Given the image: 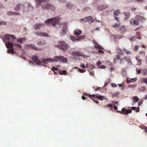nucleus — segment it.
I'll return each instance as SVG.
<instances>
[{
  "label": "nucleus",
  "mask_w": 147,
  "mask_h": 147,
  "mask_svg": "<svg viewBox=\"0 0 147 147\" xmlns=\"http://www.w3.org/2000/svg\"><path fill=\"white\" fill-rule=\"evenodd\" d=\"M54 59L51 58H47V59L44 58L42 61V62L38 59L37 57V65H42L43 66L46 67V65L47 64V61L53 62L54 61L57 62L59 61L60 63H65L67 61V58L63 56L59 55L58 56H55Z\"/></svg>",
  "instance_id": "f257e3e1"
},
{
  "label": "nucleus",
  "mask_w": 147,
  "mask_h": 147,
  "mask_svg": "<svg viewBox=\"0 0 147 147\" xmlns=\"http://www.w3.org/2000/svg\"><path fill=\"white\" fill-rule=\"evenodd\" d=\"M58 48L63 51L67 50L69 47L65 42L63 41H60L58 42Z\"/></svg>",
  "instance_id": "f03ea898"
},
{
  "label": "nucleus",
  "mask_w": 147,
  "mask_h": 147,
  "mask_svg": "<svg viewBox=\"0 0 147 147\" xmlns=\"http://www.w3.org/2000/svg\"><path fill=\"white\" fill-rule=\"evenodd\" d=\"M42 8L43 10H48L54 11L55 9V6L51 4H47L46 5H42Z\"/></svg>",
  "instance_id": "7ed1b4c3"
},
{
  "label": "nucleus",
  "mask_w": 147,
  "mask_h": 147,
  "mask_svg": "<svg viewBox=\"0 0 147 147\" xmlns=\"http://www.w3.org/2000/svg\"><path fill=\"white\" fill-rule=\"evenodd\" d=\"M5 37L8 41H14L16 38V37L14 36L9 34L5 35Z\"/></svg>",
  "instance_id": "20e7f679"
},
{
  "label": "nucleus",
  "mask_w": 147,
  "mask_h": 147,
  "mask_svg": "<svg viewBox=\"0 0 147 147\" xmlns=\"http://www.w3.org/2000/svg\"><path fill=\"white\" fill-rule=\"evenodd\" d=\"M20 9H22L23 11H25L24 4H18L17 5L16 7L14 8L15 10L16 11H19Z\"/></svg>",
  "instance_id": "39448f33"
},
{
  "label": "nucleus",
  "mask_w": 147,
  "mask_h": 147,
  "mask_svg": "<svg viewBox=\"0 0 147 147\" xmlns=\"http://www.w3.org/2000/svg\"><path fill=\"white\" fill-rule=\"evenodd\" d=\"M53 18L52 19L51 21L52 25L53 26L55 27V26L59 24V21L57 19L56 17L52 18Z\"/></svg>",
  "instance_id": "423d86ee"
},
{
  "label": "nucleus",
  "mask_w": 147,
  "mask_h": 147,
  "mask_svg": "<svg viewBox=\"0 0 147 147\" xmlns=\"http://www.w3.org/2000/svg\"><path fill=\"white\" fill-rule=\"evenodd\" d=\"M122 111H123V114L125 115H127L128 113H131L132 112L131 109H129L127 110L124 108H123L122 109Z\"/></svg>",
  "instance_id": "0eeeda50"
},
{
  "label": "nucleus",
  "mask_w": 147,
  "mask_h": 147,
  "mask_svg": "<svg viewBox=\"0 0 147 147\" xmlns=\"http://www.w3.org/2000/svg\"><path fill=\"white\" fill-rule=\"evenodd\" d=\"M130 22L131 25H138L139 24V22L138 20L134 19H131Z\"/></svg>",
  "instance_id": "6e6552de"
},
{
  "label": "nucleus",
  "mask_w": 147,
  "mask_h": 147,
  "mask_svg": "<svg viewBox=\"0 0 147 147\" xmlns=\"http://www.w3.org/2000/svg\"><path fill=\"white\" fill-rule=\"evenodd\" d=\"M123 13L125 16L124 18L125 20H127L129 18L130 15V13L129 12L125 11L123 12Z\"/></svg>",
  "instance_id": "1a4fd4ad"
},
{
  "label": "nucleus",
  "mask_w": 147,
  "mask_h": 147,
  "mask_svg": "<svg viewBox=\"0 0 147 147\" xmlns=\"http://www.w3.org/2000/svg\"><path fill=\"white\" fill-rule=\"evenodd\" d=\"M67 32L66 27L64 26L62 29V31L60 33V35L63 36L65 35Z\"/></svg>",
  "instance_id": "9d476101"
},
{
  "label": "nucleus",
  "mask_w": 147,
  "mask_h": 147,
  "mask_svg": "<svg viewBox=\"0 0 147 147\" xmlns=\"http://www.w3.org/2000/svg\"><path fill=\"white\" fill-rule=\"evenodd\" d=\"M37 35L45 37H49V34L46 32H40L39 33H37Z\"/></svg>",
  "instance_id": "9b49d317"
},
{
  "label": "nucleus",
  "mask_w": 147,
  "mask_h": 147,
  "mask_svg": "<svg viewBox=\"0 0 147 147\" xmlns=\"http://www.w3.org/2000/svg\"><path fill=\"white\" fill-rule=\"evenodd\" d=\"M74 34L77 36L80 35L82 33V31L80 30H77L76 31H74Z\"/></svg>",
  "instance_id": "f8f14e48"
},
{
  "label": "nucleus",
  "mask_w": 147,
  "mask_h": 147,
  "mask_svg": "<svg viewBox=\"0 0 147 147\" xmlns=\"http://www.w3.org/2000/svg\"><path fill=\"white\" fill-rule=\"evenodd\" d=\"M5 46L7 48H12L13 47V45L12 42H8L6 44H5Z\"/></svg>",
  "instance_id": "ddd939ff"
},
{
  "label": "nucleus",
  "mask_w": 147,
  "mask_h": 147,
  "mask_svg": "<svg viewBox=\"0 0 147 147\" xmlns=\"http://www.w3.org/2000/svg\"><path fill=\"white\" fill-rule=\"evenodd\" d=\"M53 19V18H51L47 19V20L45 21L44 23L47 25H49L50 26L51 23V22L52 19Z\"/></svg>",
  "instance_id": "4468645a"
},
{
  "label": "nucleus",
  "mask_w": 147,
  "mask_h": 147,
  "mask_svg": "<svg viewBox=\"0 0 147 147\" xmlns=\"http://www.w3.org/2000/svg\"><path fill=\"white\" fill-rule=\"evenodd\" d=\"M84 21L85 22H87L88 21H91L93 20L92 17L91 16L86 17L84 18Z\"/></svg>",
  "instance_id": "2eb2a0df"
},
{
  "label": "nucleus",
  "mask_w": 147,
  "mask_h": 147,
  "mask_svg": "<svg viewBox=\"0 0 147 147\" xmlns=\"http://www.w3.org/2000/svg\"><path fill=\"white\" fill-rule=\"evenodd\" d=\"M125 26H122L119 28V32L120 33H122L125 32Z\"/></svg>",
  "instance_id": "dca6fc26"
},
{
  "label": "nucleus",
  "mask_w": 147,
  "mask_h": 147,
  "mask_svg": "<svg viewBox=\"0 0 147 147\" xmlns=\"http://www.w3.org/2000/svg\"><path fill=\"white\" fill-rule=\"evenodd\" d=\"M105 8L104 7V5H99L97 7V9L98 10H102Z\"/></svg>",
  "instance_id": "f3484780"
},
{
  "label": "nucleus",
  "mask_w": 147,
  "mask_h": 147,
  "mask_svg": "<svg viewBox=\"0 0 147 147\" xmlns=\"http://www.w3.org/2000/svg\"><path fill=\"white\" fill-rule=\"evenodd\" d=\"M45 43V41H44L42 39L39 40L38 42H37V44L38 45H42Z\"/></svg>",
  "instance_id": "a211bd4d"
},
{
  "label": "nucleus",
  "mask_w": 147,
  "mask_h": 147,
  "mask_svg": "<svg viewBox=\"0 0 147 147\" xmlns=\"http://www.w3.org/2000/svg\"><path fill=\"white\" fill-rule=\"evenodd\" d=\"M24 4V5H25V9H26V7L28 6V8L31 7V9H33V7L31 5L30 3H25Z\"/></svg>",
  "instance_id": "6ab92c4d"
},
{
  "label": "nucleus",
  "mask_w": 147,
  "mask_h": 147,
  "mask_svg": "<svg viewBox=\"0 0 147 147\" xmlns=\"http://www.w3.org/2000/svg\"><path fill=\"white\" fill-rule=\"evenodd\" d=\"M26 39V38H22L20 39H18L17 40V42L20 43V44H22L23 41L25 40Z\"/></svg>",
  "instance_id": "aec40b11"
},
{
  "label": "nucleus",
  "mask_w": 147,
  "mask_h": 147,
  "mask_svg": "<svg viewBox=\"0 0 147 147\" xmlns=\"http://www.w3.org/2000/svg\"><path fill=\"white\" fill-rule=\"evenodd\" d=\"M59 74L61 75H65L67 72L65 70H59Z\"/></svg>",
  "instance_id": "412c9836"
},
{
  "label": "nucleus",
  "mask_w": 147,
  "mask_h": 147,
  "mask_svg": "<svg viewBox=\"0 0 147 147\" xmlns=\"http://www.w3.org/2000/svg\"><path fill=\"white\" fill-rule=\"evenodd\" d=\"M96 98L99 100H103L104 96L102 95H99L98 94L96 95Z\"/></svg>",
  "instance_id": "4be33fe9"
},
{
  "label": "nucleus",
  "mask_w": 147,
  "mask_h": 147,
  "mask_svg": "<svg viewBox=\"0 0 147 147\" xmlns=\"http://www.w3.org/2000/svg\"><path fill=\"white\" fill-rule=\"evenodd\" d=\"M73 55L75 56H82V55L78 52H72Z\"/></svg>",
  "instance_id": "5701e85b"
},
{
  "label": "nucleus",
  "mask_w": 147,
  "mask_h": 147,
  "mask_svg": "<svg viewBox=\"0 0 147 147\" xmlns=\"http://www.w3.org/2000/svg\"><path fill=\"white\" fill-rule=\"evenodd\" d=\"M49 1V0H37V4H41L42 3L48 2Z\"/></svg>",
  "instance_id": "b1692460"
},
{
  "label": "nucleus",
  "mask_w": 147,
  "mask_h": 147,
  "mask_svg": "<svg viewBox=\"0 0 147 147\" xmlns=\"http://www.w3.org/2000/svg\"><path fill=\"white\" fill-rule=\"evenodd\" d=\"M133 100L134 103H135L138 101L139 98L137 96H134L133 97Z\"/></svg>",
  "instance_id": "393cba45"
},
{
  "label": "nucleus",
  "mask_w": 147,
  "mask_h": 147,
  "mask_svg": "<svg viewBox=\"0 0 147 147\" xmlns=\"http://www.w3.org/2000/svg\"><path fill=\"white\" fill-rule=\"evenodd\" d=\"M66 6L68 9H71L73 7V5L71 4L68 3L66 4Z\"/></svg>",
  "instance_id": "a878e982"
},
{
  "label": "nucleus",
  "mask_w": 147,
  "mask_h": 147,
  "mask_svg": "<svg viewBox=\"0 0 147 147\" xmlns=\"http://www.w3.org/2000/svg\"><path fill=\"white\" fill-rule=\"evenodd\" d=\"M69 38L72 41L78 40L77 37H76L72 35H71Z\"/></svg>",
  "instance_id": "bb28decb"
},
{
  "label": "nucleus",
  "mask_w": 147,
  "mask_h": 147,
  "mask_svg": "<svg viewBox=\"0 0 147 147\" xmlns=\"http://www.w3.org/2000/svg\"><path fill=\"white\" fill-rule=\"evenodd\" d=\"M32 58L34 61V62L36 64H37V56L36 55L33 56L32 57Z\"/></svg>",
  "instance_id": "cd10ccee"
},
{
  "label": "nucleus",
  "mask_w": 147,
  "mask_h": 147,
  "mask_svg": "<svg viewBox=\"0 0 147 147\" xmlns=\"http://www.w3.org/2000/svg\"><path fill=\"white\" fill-rule=\"evenodd\" d=\"M120 13V11L119 9L115 10L114 12V14L115 16H118Z\"/></svg>",
  "instance_id": "c85d7f7f"
},
{
  "label": "nucleus",
  "mask_w": 147,
  "mask_h": 147,
  "mask_svg": "<svg viewBox=\"0 0 147 147\" xmlns=\"http://www.w3.org/2000/svg\"><path fill=\"white\" fill-rule=\"evenodd\" d=\"M136 18L137 19H138V20H143L144 19V18L142 16H140L139 15H137L136 16Z\"/></svg>",
  "instance_id": "c756f323"
},
{
  "label": "nucleus",
  "mask_w": 147,
  "mask_h": 147,
  "mask_svg": "<svg viewBox=\"0 0 147 147\" xmlns=\"http://www.w3.org/2000/svg\"><path fill=\"white\" fill-rule=\"evenodd\" d=\"M85 36H86L83 35L77 37L78 40H79L84 39V38L85 37Z\"/></svg>",
  "instance_id": "7c9ffc66"
},
{
  "label": "nucleus",
  "mask_w": 147,
  "mask_h": 147,
  "mask_svg": "<svg viewBox=\"0 0 147 147\" xmlns=\"http://www.w3.org/2000/svg\"><path fill=\"white\" fill-rule=\"evenodd\" d=\"M126 61L128 63V64L129 65H133V63L131 61V59L129 58H128L127 59Z\"/></svg>",
  "instance_id": "2f4dec72"
},
{
  "label": "nucleus",
  "mask_w": 147,
  "mask_h": 147,
  "mask_svg": "<svg viewBox=\"0 0 147 147\" xmlns=\"http://www.w3.org/2000/svg\"><path fill=\"white\" fill-rule=\"evenodd\" d=\"M126 70L125 69H122L121 74L123 76H126Z\"/></svg>",
  "instance_id": "473e14b6"
},
{
  "label": "nucleus",
  "mask_w": 147,
  "mask_h": 147,
  "mask_svg": "<svg viewBox=\"0 0 147 147\" xmlns=\"http://www.w3.org/2000/svg\"><path fill=\"white\" fill-rule=\"evenodd\" d=\"M78 71L80 72L84 73L86 71V70H84L83 69L81 68H78Z\"/></svg>",
  "instance_id": "72a5a7b5"
},
{
  "label": "nucleus",
  "mask_w": 147,
  "mask_h": 147,
  "mask_svg": "<svg viewBox=\"0 0 147 147\" xmlns=\"http://www.w3.org/2000/svg\"><path fill=\"white\" fill-rule=\"evenodd\" d=\"M7 53H14V50L12 49H9L7 50Z\"/></svg>",
  "instance_id": "f704fd0d"
},
{
  "label": "nucleus",
  "mask_w": 147,
  "mask_h": 147,
  "mask_svg": "<svg viewBox=\"0 0 147 147\" xmlns=\"http://www.w3.org/2000/svg\"><path fill=\"white\" fill-rule=\"evenodd\" d=\"M136 38V36H133L132 38H129V40L131 42H132L133 41L135 40V39Z\"/></svg>",
  "instance_id": "c9c22d12"
},
{
  "label": "nucleus",
  "mask_w": 147,
  "mask_h": 147,
  "mask_svg": "<svg viewBox=\"0 0 147 147\" xmlns=\"http://www.w3.org/2000/svg\"><path fill=\"white\" fill-rule=\"evenodd\" d=\"M147 74V70L144 69L142 71V74L144 75H146Z\"/></svg>",
  "instance_id": "e433bc0d"
},
{
  "label": "nucleus",
  "mask_w": 147,
  "mask_h": 147,
  "mask_svg": "<svg viewBox=\"0 0 147 147\" xmlns=\"http://www.w3.org/2000/svg\"><path fill=\"white\" fill-rule=\"evenodd\" d=\"M99 28H95L92 31H91V32L92 33H93V34H94V32L96 31H98L99 30Z\"/></svg>",
  "instance_id": "4c0bfd02"
},
{
  "label": "nucleus",
  "mask_w": 147,
  "mask_h": 147,
  "mask_svg": "<svg viewBox=\"0 0 147 147\" xmlns=\"http://www.w3.org/2000/svg\"><path fill=\"white\" fill-rule=\"evenodd\" d=\"M44 24L42 23L37 24V29H39V28L41 27Z\"/></svg>",
  "instance_id": "58836bf2"
},
{
  "label": "nucleus",
  "mask_w": 147,
  "mask_h": 147,
  "mask_svg": "<svg viewBox=\"0 0 147 147\" xmlns=\"http://www.w3.org/2000/svg\"><path fill=\"white\" fill-rule=\"evenodd\" d=\"M14 46H16L18 48H19L20 50H21V49L22 48L21 46L15 43L14 44Z\"/></svg>",
  "instance_id": "ea45409f"
},
{
  "label": "nucleus",
  "mask_w": 147,
  "mask_h": 147,
  "mask_svg": "<svg viewBox=\"0 0 147 147\" xmlns=\"http://www.w3.org/2000/svg\"><path fill=\"white\" fill-rule=\"evenodd\" d=\"M137 78H132L131 80V81L132 82H134L136 81L137 80Z\"/></svg>",
  "instance_id": "a19ab883"
},
{
  "label": "nucleus",
  "mask_w": 147,
  "mask_h": 147,
  "mask_svg": "<svg viewBox=\"0 0 147 147\" xmlns=\"http://www.w3.org/2000/svg\"><path fill=\"white\" fill-rule=\"evenodd\" d=\"M95 47L96 48H100V46L96 42V44H95Z\"/></svg>",
  "instance_id": "79ce46f5"
},
{
  "label": "nucleus",
  "mask_w": 147,
  "mask_h": 147,
  "mask_svg": "<svg viewBox=\"0 0 147 147\" xmlns=\"http://www.w3.org/2000/svg\"><path fill=\"white\" fill-rule=\"evenodd\" d=\"M13 12H12L11 11H9L7 12V14L9 15H13Z\"/></svg>",
  "instance_id": "37998d69"
},
{
  "label": "nucleus",
  "mask_w": 147,
  "mask_h": 147,
  "mask_svg": "<svg viewBox=\"0 0 147 147\" xmlns=\"http://www.w3.org/2000/svg\"><path fill=\"white\" fill-rule=\"evenodd\" d=\"M51 70L53 71H57L58 70V67H53L52 69H51Z\"/></svg>",
  "instance_id": "c03bdc74"
},
{
  "label": "nucleus",
  "mask_w": 147,
  "mask_h": 147,
  "mask_svg": "<svg viewBox=\"0 0 147 147\" xmlns=\"http://www.w3.org/2000/svg\"><path fill=\"white\" fill-rule=\"evenodd\" d=\"M137 71V73L138 74H140L141 73V69H139L138 70L137 69H136Z\"/></svg>",
  "instance_id": "a18cd8bd"
},
{
  "label": "nucleus",
  "mask_w": 147,
  "mask_h": 147,
  "mask_svg": "<svg viewBox=\"0 0 147 147\" xmlns=\"http://www.w3.org/2000/svg\"><path fill=\"white\" fill-rule=\"evenodd\" d=\"M138 46L136 45L134 46V49L137 51L138 50Z\"/></svg>",
  "instance_id": "49530a36"
},
{
  "label": "nucleus",
  "mask_w": 147,
  "mask_h": 147,
  "mask_svg": "<svg viewBox=\"0 0 147 147\" xmlns=\"http://www.w3.org/2000/svg\"><path fill=\"white\" fill-rule=\"evenodd\" d=\"M117 53L119 54L120 55H123V53L122 51L120 50V52H118L117 49Z\"/></svg>",
  "instance_id": "de8ad7c7"
},
{
  "label": "nucleus",
  "mask_w": 147,
  "mask_h": 147,
  "mask_svg": "<svg viewBox=\"0 0 147 147\" xmlns=\"http://www.w3.org/2000/svg\"><path fill=\"white\" fill-rule=\"evenodd\" d=\"M119 25L118 24L115 23V24L113 26V27L115 28H116L119 27Z\"/></svg>",
  "instance_id": "09e8293b"
},
{
  "label": "nucleus",
  "mask_w": 147,
  "mask_h": 147,
  "mask_svg": "<svg viewBox=\"0 0 147 147\" xmlns=\"http://www.w3.org/2000/svg\"><path fill=\"white\" fill-rule=\"evenodd\" d=\"M111 85L112 86L114 87H117V86L116 84L113 83H111Z\"/></svg>",
  "instance_id": "8fccbe9b"
},
{
  "label": "nucleus",
  "mask_w": 147,
  "mask_h": 147,
  "mask_svg": "<svg viewBox=\"0 0 147 147\" xmlns=\"http://www.w3.org/2000/svg\"><path fill=\"white\" fill-rule=\"evenodd\" d=\"M96 96V95L95 94H93L92 95L89 94L88 95V96L89 97H95V96Z\"/></svg>",
  "instance_id": "3c124183"
},
{
  "label": "nucleus",
  "mask_w": 147,
  "mask_h": 147,
  "mask_svg": "<svg viewBox=\"0 0 147 147\" xmlns=\"http://www.w3.org/2000/svg\"><path fill=\"white\" fill-rule=\"evenodd\" d=\"M113 105H112L111 104H108L107 105V106L109 107H111V108H113Z\"/></svg>",
  "instance_id": "603ef678"
},
{
  "label": "nucleus",
  "mask_w": 147,
  "mask_h": 147,
  "mask_svg": "<svg viewBox=\"0 0 147 147\" xmlns=\"http://www.w3.org/2000/svg\"><path fill=\"white\" fill-rule=\"evenodd\" d=\"M13 15H20V13L18 12H13Z\"/></svg>",
  "instance_id": "864d4df0"
},
{
  "label": "nucleus",
  "mask_w": 147,
  "mask_h": 147,
  "mask_svg": "<svg viewBox=\"0 0 147 147\" xmlns=\"http://www.w3.org/2000/svg\"><path fill=\"white\" fill-rule=\"evenodd\" d=\"M143 100H140L139 102H138V106L140 105L143 102Z\"/></svg>",
  "instance_id": "5fc2aeb1"
},
{
  "label": "nucleus",
  "mask_w": 147,
  "mask_h": 147,
  "mask_svg": "<svg viewBox=\"0 0 147 147\" xmlns=\"http://www.w3.org/2000/svg\"><path fill=\"white\" fill-rule=\"evenodd\" d=\"M99 67L101 69H104L105 68V66L103 65H100L99 66Z\"/></svg>",
  "instance_id": "6e6d98bb"
},
{
  "label": "nucleus",
  "mask_w": 147,
  "mask_h": 147,
  "mask_svg": "<svg viewBox=\"0 0 147 147\" xmlns=\"http://www.w3.org/2000/svg\"><path fill=\"white\" fill-rule=\"evenodd\" d=\"M90 67L91 69H92L94 68L95 67V66L91 64L90 65Z\"/></svg>",
  "instance_id": "4d7b16f0"
},
{
  "label": "nucleus",
  "mask_w": 147,
  "mask_h": 147,
  "mask_svg": "<svg viewBox=\"0 0 147 147\" xmlns=\"http://www.w3.org/2000/svg\"><path fill=\"white\" fill-rule=\"evenodd\" d=\"M80 67H81L82 68H86L85 66L83 64H81Z\"/></svg>",
  "instance_id": "13d9d810"
},
{
  "label": "nucleus",
  "mask_w": 147,
  "mask_h": 147,
  "mask_svg": "<svg viewBox=\"0 0 147 147\" xmlns=\"http://www.w3.org/2000/svg\"><path fill=\"white\" fill-rule=\"evenodd\" d=\"M94 21L95 22H101V21L100 20H98L97 19H96V18H94Z\"/></svg>",
  "instance_id": "bf43d9fd"
},
{
  "label": "nucleus",
  "mask_w": 147,
  "mask_h": 147,
  "mask_svg": "<svg viewBox=\"0 0 147 147\" xmlns=\"http://www.w3.org/2000/svg\"><path fill=\"white\" fill-rule=\"evenodd\" d=\"M101 64V62L100 61H98L96 62V64L98 66L100 65Z\"/></svg>",
  "instance_id": "052dcab7"
},
{
  "label": "nucleus",
  "mask_w": 147,
  "mask_h": 147,
  "mask_svg": "<svg viewBox=\"0 0 147 147\" xmlns=\"http://www.w3.org/2000/svg\"><path fill=\"white\" fill-rule=\"evenodd\" d=\"M120 56L119 55H117L116 56V58L118 59V60L120 59Z\"/></svg>",
  "instance_id": "680f3d73"
},
{
  "label": "nucleus",
  "mask_w": 147,
  "mask_h": 147,
  "mask_svg": "<svg viewBox=\"0 0 147 147\" xmlns=\"http://www.w3.org/2000/svg\"><path fill=\"white\" fill-rule=\"evenodd\" d=\"M126 53L127 55H130L131 54V53L129 51H127L126 52Z\"/></svg>",
  "instance_id": "e2e57ef3"
},
{
  "label": "nucleus",
  "mask_w": 147,
  "mask_h": 147,
  "mask_svg": "<svg viewBox=\"0 0 147 147\" xmlns=\"http://www.w3.org/2000/svg\"><path fill=\"white\" fill-rule=\"evenodd\" d=\"M142 59H138V62H140V63L139 64V65H140L141 64V61H142Z\"/></svg>",
  "instance_id": "0e129e2a"
},
{
  "label": "nucleus",
  "mask_w": 147,
  "mask_h": 147,
  "mask_svg": "<svg viewBox=\"0 0 147 147\" xmlns=\"http://www.w3.org/2000/svg\"><path fill=\"white\" fill-rule=\"evenodd\" d=\"M131 108L132 110H135L136 109H137L136 107H133V106L131 107Z\"/></svg>",
  "instance_id": "69168bd1"
},
{
  "label": "nucleus",
  "mask_w": 147,
  "mask_h": 147,
  "mask_svg": "<svg viewBox=\"0 0 147 147\" xmlns=\"http://www.w3.org/2000/svg\"><path fill=\"white\" fill-rule=\"evenodd\" d=\"M144 82L147 85V79H145L144 80Z\"/></svg>",
  "instance_id": "338daca9"
},
{
  "label": "nucleus",
  "mask_w": 147,
  "mask_h": 147,
  "mask_svg": "<svg viewBox=\"0 0 147 147\" xmlns=\"http://www.w3.org/2000/svg\"><path fill=\"white\" fill-rule=\"evenodd\" d=\"M107 63L110 66H113V64L112 63L109 61H108Z\"/></svg>",
  "instance_id": "774afa93"
}]
</instances>
